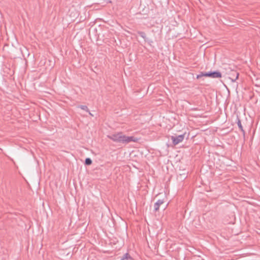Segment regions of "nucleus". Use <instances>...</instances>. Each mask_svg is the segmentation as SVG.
Masks as SVG:
<instances>
[{
    "label": "nucleus",
    "instance_id": "1",
    "mask_svg": "<svg viewBox=\"0 0 260 260\" xmlns=\"http://www.w3.org/2000/svg\"><path fill=\"white\" fill-rule=\"evenodd\" d=\"M108 138L113 141L117 143H128L131 142H136L138 141V139L133 137L126 136L123 135L122 133H118L114 134L110 136H108Z\"/></svg>",
    "mask_w": 260,
    "mask_h": 260
},
{
    "label": "nucleus",
    "instance_id": "2",
    "mask_svg": "<svg viewBox=\"0 0 260 260\" xmlns=\"http://www.w3.org/2000/svg\"><path fill=\"white\" fill-rule=\"evenodd\" d=\"M209 77L212 78H219L221 77V74L219 72H214L211 73H201L200 75L197 76V78L199 79L202 77Z\"/></svg>",
    "mask_w": 260,
    "mask_h": 260
},
{
    "label": "nucleus",
    "instance_id": "3",
    "mask_svg": "<svg viewBox=\"0 0 260 260\" xmlns=\"http://www.w3.org/2000/svg\"><path fill=\"white\" fill-rule=\"evenodd\" d=\"M184 138V135H180L177 136H172L171 137L174 145H176L179 143L181 142Z\"/></svg>",
    "mask_w": 260,
    "mask_h": 260
},
{
    "label": "nucleus",
    "instance_id": "4",
    "mask_svg": "<svg viewBox=\"0 0 260 260\" xmlns=\"http://www.w3.org/2000/svg\"><path fill=\"white\" fill-rule=\"evenodd\" d=\"M164 203V201L161 200H159L154 204V209L155 211H157L159 209V206Z\"/></svg>",
    "mask_w": 260,
    "mask_h": 260
},
{
    "label": "nucleus",
    "instance_id": "5",
    "mask_svg": "<svg viewBox=\"0 0 260 260\" xmlns=\"http://www.w3.org/2000/svg\"><path fill=\"white\" fill-rule=\"evenodd\" d=\"M237 124H238V127L241 129V131L242 132H243V133H244V131L243 128V126H242V124L241 123V121H240V120L239 119L238 120Z\"/></svg>",
    "mask_w": 260,
    "mask_h": 260
},
{
    "label": "nucleus",
    "instance_id": "6",
    "mask_svg": "<svg viewBox=\"0 0 260 260\" xmlns=\"http://www.w3.org/2000/svg\"><path fill=\"white\" fill-rule=\"evenodd\" d=\"M92 163V160L90 158H87L86 159H85V164L87 165H91Z\"/></svg>",
    "mask_w": 260,
    "mask_h": 260
},
{
    "label": "nucleus",
    "instance_id": "7",
    "mask_svg": "<svg viewBox=\"0 0 260 260\" xmlns=\"http://www.w3.org/2000/svg\"><path fill=\"white\" fill-rule=\"evenodd\" d=\"M79 107L83 110L89 112L88 109L86 106L81 105Z\"/></svg>",
    "mask_w": 260,
    "mask_h": 260
},
{
    "label": "nucleus",
    "instance_id": "8",
    "mask_svg": "<svg viewBox=\"0 0 260 260\" xmlns=\"http://www.w3.org/2000/svg\"><path fill=\"white\" fill-rule=\"evenodd\" d=\"M139 35L142 37L143 39H145L146 38V35L144 32L142 31H139L138 32Z\"/></svg>",
    "mask_w": 260,
    "mask_h": 260
},
{
    "label": "nucleus",
    "instance_id": "9",
    "mask_svg": "<svg viewBox=\"0 0 260 260\" xmlns=\"http://www.w3.org/2000/svg\"><path fill=\"white\" fill-rule=\"evenodd\" d=\"M128 258H130V256L127 253H126L124 255L122 260H124V259H128Z\"/></svg>",
    "mask_w": 260,
    "mask_h": 260
},
{
    "label": "nucleus",
    "instance_id": "10",
    "mask_svg": "<svg viewBox=\"0 0 260 260\" xmlns=\"http://www.w3.org/2000/svg\"><path fill=\"white\" fill-rule=\"evenodd\" d=\"M88 112H89V114L90 115L93 116V115H92V114H91L89 111Z\"/></svg>",
    "mask_w": 260,
    "mask_h": 260
},
{
    "label": "nucleus",
    "instance_id": "11",
    "mask_svg": "<svg viewBox=\"0 0 260 260\" xmlns=\"http://www.w3.org/2000/svg\"><path fill=\"white\" fill-rule=\"evenodd\" d=\"M238 74H237L236 79H237V78H238Z\"/></svg>",
    "mask_w": 260,
    "mask_h": 260
}]
</instances>
